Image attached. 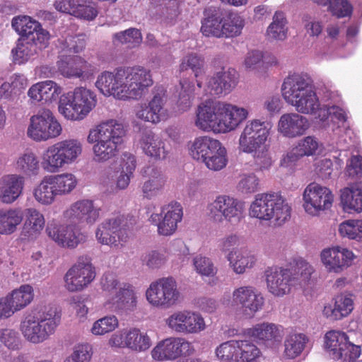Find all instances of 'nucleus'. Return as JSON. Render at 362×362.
Here are the masks:
<instances>
[{
	"label": "nucleus",
	"instance_id": "obj_42",
	"mask_svg": "<svg viewBox=\"0 0 362 362\" xmlns=\"http://www.w3.org/2000/svg\"><path fill=\"white\" fill-rule=\"evenodd\" d=\"M218 139L209 136H199L187 144L188 154L194 160L202 163L211 151Z\"/></svg>",
	"mask_w": 362,
	"mask_h": 362
},
{
	"label": "nucleus",
	"instance_id": "obj_49",
	"mask_svg": "<svg viewBox=\"0 0 362 362\" xmlns=\"http://www.w3.org/2000/svg\"><path fill=\"white\" fill-rule=\"evenodd\" d=\"M228 163V152L220 141H217L211 151L207 155L202 163L214 171H219L225 168Z\"/></svg>",
	"mask_w": 362,
	"mask_h": 362
},
{
	"label": "nucleus",
	"instance_id": "obj_62",
	"mask_svg": "<svg viewBox=\"0 0 362 362\" xmlns=\"http://www.w3.org/2000/svg\"><path fill=\"white\" fill-rule=\"evenodd\" d=\"M142 41L141 32L136 28H129L115 33L113 36L115 45L124 44L129 48L138 47Z\"/></svg>",
	"mask_w": 362,
	"mask_h": 362
},
{
	"label": "nucleus",
	"instance_id": "obj_61",
	"mask_svg": "<svg viewBox=\"0 0 362 362\" xmlns=\"http://www.w3.org/2000/svg\"><path fill=\"white\" fill-rule=\"evenodd\" d=\"M204 59L197 53H189L186 54L181 60L180 64V71L182 72L190 69L198 78L204 73Z\"/></svg>",
	"mask_w": 362,
	"mask_h": 362
},
{
	"label": "nucleus",
	"instance_id": "obj_25",
	"mask_svg": "<svg viewBox=\"0 0 362 362\" xmlns=\"http://www.w3.org/2000/svg\"><path fill=\"white\" fill-rule=\"evenodd\" d=\"M101 208L90 199L78 200L69 206L64 211L65 219L73 223L93 226L99 220Z\"/></svg>",
	"mask_w": 362,
	"mask_h": 362
},
{
	"label": "nucleus",
	"instance_id": "obj_15",
	"mask_svg": "<svg viewBox=\"0 0 362 362\" xmlns=\"http://www.w3.org/2000/svg\"><path fill=\"white\" fill-rule=\"evenodd\" d=\"M108 345L112 348L128 349L135 353L145 352L152 346L148 333L139 328L127 327L111 334Z\"/></svg>",
	"mask_w": 362,
	"mask_h": 362
},
{
	"label": "nucleus",
	"instance_id": "obj_46",
	"mask_svg": "<svg viewBox=\"0 0 362 362\" xmlns=\"http://www.w3.org/2000/svg\"><path fill=\"white\" fill-rule=\"evenodd\" d=\"M197 87L188 78H182L180 81V90L177 100V108L179 112H184L190 109L196 93L197 88H201V82L196 81Z\"/></svg>",
	"mask_w": 362,
	"mask_h": 362
},
{
	"label": "nucleus",
	"instance_id": "obj_21",
	"mask_svg": "<svg viewBox=\"0 0 362 362\" xmlns=\"http://www.w3.org/2000/svg\"><path fill=\"white\" fill-rule=\"evenodd\" d=\"M182 217V205L179 202H171L163 206L160 213L152 214L149 217V221L157 227L159 235L170 236L176 232Z\"/></svg>",
	"mask_w": 362,
	"mask_h": 362
},
{
	"label": "nucleus",
	"instance_id": "obj_54",
	"mask_svg": "<svg viewBox=\"0 0 362 362\" xmlns=\"http://www.w3.org/2000/svg\"><path fill=\"white\" fill-rule=\"evenodd\" d=\"M294 148L301 158L309 157L321 153L323 144L315 136H307L298 140Z\"/></svg>",
	"mask_w": 362,
	"mask_h": 362
},
{
	"label": "nucleus",
	"instance_id": "obj_5",
	"mask_svg": "<svg viewBox=\"0 0 362 362\" xmlns=\"http://www.w3.org/2000/svg\"><path fill=\"white\" fill-rule=\"evenodd\" d=\"M272 127L270 122L253 118L245 123L238 137L239 151L250 154L254 165L259 171L269 170L274 163L270 145L267 144Z\"/></svg>",
	"mask_w": 362,
	"mask_h": 362
},
{
	"label": "nucleus",
	"instance_id": "obj_11",
	"mask_svg": "<svg viewBox=\"0 0 362 362\" xmlns=\"http://www.w3.org/2000/svg\"><path fill=\"white\" fill-rule=\"evenodd\" d=\"M145 297L151 307L165 309L175 306L180 302L181 293L176 280L168 276L152 281L146 290Z\"/></svg>",
	"mask_w": 362,
	"mask_h": 362
},
{
	"label": "nucleus",
	"instance_id": "obj_35",
	"mask_svg": "<svg viewBox=\"0 0 362 362\" xmlns=\"http://www.w3.org/2000/svg\"><path fill=\"white\" fill-rule=\"evenodd\" d=\"M13 167L22 176L36 177L40 174L42 160L34 151L27 150L16 157Z\"/></svg>",
	"mask_w": 362,
	"mask_h": 362
},
{
	"label": "nucleus",
	"instance_id": "obj_31",
	"mask_svg": "<svg viewBox=\"0 0 362 362\" xmlns=\"http://www.w3.org/2000/svg\"><path fill=\"white\" fill-rule=\"evenodd\" d=\"M247 334L267 346L276 348L281 342L284 329L281 326L273 323L263 322L248 329Z\"/></svg>",
	"mask_w": 362,
	"mask_h": 362
},
{
	"label": "nucleus",
	"instance_id": "obj_4",
	"mask_svg": "<svg viewBox=\"0 0 362 362\" xmlns=\"http://www.w3.org/2000/svg\"><path fill=\"white\" fill-rule=\"evenodd\" d=\"M195 114L194 124L198 129L219 134L235 131L250 116L246 107L212 99L200 103Z\"/></svg>",
	"mask_w": 362,
	"mask_h": 362
},
{
	"label": "nucleus",
	"instance_id": "obj_28",
	"mask_svg": "<svg viewBox=\"0 0 362 362\" xmlns=\"http://www.w3.org/2000/svg\"><path fill=\"white\" fill-rule=\"evenodd\" d=\"M233 303L240 305L243 314L252 317L264 305V298L255 288L243 286L235 288L232 293Z\"/></svg>",
	"mask_w": 362,
	"mask_h": 362
},
{
	"label": "nucleus",
	"instance_id": "obj_40",
	"mask_svg": "<svg viewBox=\"0 0 362 362\" xmlns=\"http://www.w3.org/2000/svg\"><path fill=\"white\" fill-rule=\"evenodd\" d=\"M230 267L236 274H243L252 268L256 263V257L242 248H233L226 255Z\"/></svg>",
	"mask_w": 362,
	"mask_h": 362
},
{
	"label": "nucleus",
	"instance_id": "obj_27",
	"mask_svg": "<svg viewBox=\"0 0 362 362\" xmlns=\"http://www.w3.org/2000/svg\"><path fill=\"white\" fill-rule=\"evenodd\" d=\"M194 351L190 342L182 337H169L159 343L151 350L152 358L158 361L175 360L182 355Z\"/></svg>",
	"mask_w": 362,
	"mask_h": 362
},
{
	"label": "nucleus",
	"instance_id": "obj_10",
	"mask_svg": "<svg viewBox=\"0 0 362 362\" xmlns=\"http://www.w3.org/2000/svg\"><path fill=\"white\" fill-rule=\"evenodd\" d=\"M206 211L213 223L235 227L245 217V205L233 196L220 194L207 204Z\"/></svg>",
	"mask_w": 362,
	"mask_h": 362
},
{
	"label": "nucleus",
	"instance_id": "obj_59",
	"mask_svg": "<svg viewBox=\"0 0 362 362\" xmlns=\"http://www.w3.org/2000/svg\"><path fill=\"white\" fill-rule=\"evenodd\" d=\"M142 264L151 270L163 267L168 260V255L163 250H152L144 253L141 257Z\"/></svg>",
	"mask_w": 362,
	"mask_h": 362
},
{
	"label": "nucleus",
	"instance_id": "obj_56",
	"mask_svg": "<svg viewBox=\"0 0 362 362\" xmlns=\"http://www.w3.org/2000/svg\"><path fill=\"white\" fill-rule=\"evenodd\" d=\"M37 49L35 45L21 36L16 47L11 51L14 62L18 64L26 63L37 53Z\"/></svg>",
	"mask_w": 362,
	"mask_h": 362
},
{
	"label": "nucleus",
	"instance_id": "obj_2",
	"mask_svg": "<svg viewBox=\"0 0 362 362\" xmlns=\"http://www.w3.org/2000/svg\"><path fill=\"white\" fill-rule=\"evenodd\" d=\"M56 81L46 80L31 86L28 96L33 103L49 105L58 101L59 113L71 122L84 119L97 105L96 94L86 87H76L64 93Z\"/></svg>",
	"mask_w": 362,
	"mask_h": 362
},
{
	"label": "nucleus",
	"instance_id": "obj_9",
	"mask_svg": "<svg viewBox=\"0 0 362 362\" xmlns=\"http://www.w3.org/2000/svg\"><path fill=\"white\" fill-rule=\"evenodd\" d=\"M291 208L286 199L276 193H262L250 204L249 216L262 221H273L281 225L291 217Z\"/></svg>",
	"mask_w": 362,
	"mask_h": 362
},
{
	"label": "nucleus",
	"instance_id": "obj_45",
	"mask_svg": "<svg viewBox=\"0 0 362 362\" xmlns=\"http://www.w3.org/2000/svg\"><path fill=\"white\" fill-rule=\"evenodd\" d=\"M32 194L35 201L44 206H48L54 204L58 197L48 175L45 176L33 187Z\"/></svg>",
	"mask_w": 362,
	"mask_h": 362
},
{
	"label": "nucleus",
	"instance_id": "obj_51",
	"mask_svg": "<svg viewBox=\"0 0 362 362\" xmlns=\"http://www.w3.org/2000/svg\"><path fill=\"white\" fill-rule=\"evenodd\" d=\"M338 233L342 238L362 243V218L342 221L338 226Z\"/></svg>",
	"mask_w": 362,
	"mask_h": 362
},
{
	"label": "nucleus",
	"instance_id": "obj_3",
	"mask_svg": "<svg viewBox=\"0 0 362 362\" xmlns=\"http://www.w3.org/2000/svg\"><path fill=\"white\" fill-rule=\"evenodd\" d=\"M153 83L151 71L135 66L104 71L98 76L95 86L105 97L129 101L144 98Z\"/></svg>",
	"mask_w": 362,
	"mask_h": 362
},
{
	"label": "nucleus",
	"instance_id": "obj_53",
	"mask_svg": "<svg viewBox=\"0 0 362 362\" xmlns=\"http://www.w3.org/2000/svg\"><path fill=\"white\" fill-rule=\"evenodd\" d=\"M351 336L344 332L338 330H331L325 335V346L329 354L334 358L339 352V349L342 348Z\"/></svg>",
	"mask_w": 362,
	"mask_h": 362
},
{
	"label": "nucleus",
	"instance_id": "obj_57",
	"mask_svg": "<svg viewBox=\"0 0 362 362\" xmlns=\"http://www.w3.org/2000/svg\"><path fill=\"white\" fill-rule=\"evenodd\" d=\"M194 271L202 278L214 277L218 272V268L213 260L202 255H197L192 259Z\"/></svg>",
	"mask_w": 362,
	"mask_h": 362
},
{
	"label": "nucleus",
	"instance_id": "obj_36",
	"mask_svg": "<svg viewBox=\"0 0 362 362\" xmlns=\"http://www.w3.org/2000/svg\"><path fill=\"white\" fill-rule=\"evenodd\" d=\"M139 146L145 155L156 160H164L168 155L163 140L151 131L142 134Z\"/></svg>",
	"mask_w": 362,
	"mask_h": 362
},
{
	"label": "nucleus",
	"instance_id": "obj_19",
	"mask_svg": "<svg viewBox=\"0 0 362 362\" xmlns=\"http://www.w3.org/2000/svg\"><path fill=\"white\" fill-rule=\"evenodd\" d=\"M123 221V216L115 214L99 223L95 232L98 243L111 247H122L127 238L126 232L122 228Z\"/></svg>",
	"mask_w": 362,
	"mask_h": 362
},
{
	"label": "nucleus",
	"instance_id": "obj_37",
	"mask_svg": "<svg viewBox=\"0 0 362 362\" xmlns=\"http://www.w3.org/2000/svg\"><path fill=\"white\" fill-rule=\"evenodd\" d=\"M25 211V220L21 235L28 240H35L39 238L45 228V216L38 209L33 207L28 208Z\"/></svg>",
	"mask_w": 362,
	"mask_h": 362
},
{
	"label": "nucleus",
	"instance_id": "obj_29",
	"mask_svg": "<svg viewBox=\"0 0 362 362\" xmlns=\"http://www.w3.org/2000/svg\"><path fill=\"white\" fill-rule=\"evenodd\" d=\"M118 294L111 296L105 300L104 308L119 315H127L134 313L138 305V296L132 286L127 285L124 289L119 290Z\"/></svg>",
	"mask_w": 362,
	"mask_h": 362
},
{
	"label": "nucleus",
	"instance_id": "obj_13",
	"mask_svg": "<svg viewBox=\"0 0 362 362\" xmlns=\"http://www.w3.org/2000/svg\"><path fill=\"white\" fill-rule=\"evenodd\" d=\"M215 356L220 362H251L259 357L260 351L246 340H229L215 349Z\"/></svg>",
	"mask_w": 362,
	"mask_h": 362
},
{
	"label": "nucleus",
	"instance_id": "obj_39",
	"mask_svg": "<svg viewBox=\"0 0 362 362\" xmlns=\"http://www.w3.org/2000/svg\"><path fill=\"white\" fill-rule=\"evenodd\" d=\"M340 202L346 213H362V187L351 185L341 189Z\"/></svg>",
	"mask_w": 362,
	"mask_h": 362
},
{
	"label": "nucleus",
	"instance_id": "obj_1",
	"mask_svg": "<svg viewBox=\"0 0 362 362\" xmlns=\"http://www.w3.org/2000/svg\"><path fill=\"white\" fill-rule=\"evenodd\" d=\"M281 92L285 102L296 111L284 113L279 117L276 129L282 136L294 139L306 133L310 122L303 115H314L321 127L330 129L339 136L347 129L349 112L340 105L339 94L327 88H323L320 95L326 103L322 104L308 74L290 73L283 81Z\"/></svg>",
	"mask_w": 362,
	"mask_h": 362
},
{
	"label": "nucleus",
	"instance_id": "obj_7",
	"mask_svg": "<svg viewBox=\"0 0 362 362\" xmlns=\"http://www.w3.org/2000/svg\"><path fill=\"white\" fill-rule=\"evenodd\" d=\"M61 320V310L56 306H49L37 314L25 315L20 322L19 328L27 341L39 344L54 334Z\"/></svg>",
	"mask_w": 362,
	"mask_h": 362
},
{
	"label": "nucleus",
	"instance_id": "obj_16",
	"mask_svg": "<svg viewBox=\"0 0 362 362\" xmlns=\"http://www.w3.org/2000/svg\"><path fill=\"white\" fill-rule=\"evenodd\" d=\"M95 276V268L90 261L86 257H80L64 274V287L71 293L82 291L93 282Z\"/></svg>",
	"mask_w": 362,
	"mask_h": 362
},
{
	"label": "nucleus",
	"instance_id": "obj_8",
	"mask_svg": "<svg viewBox=\"0 0 362 362\" xmlns=\"http://www.w3.org/2000/svg\"><path fill=\"white\" fill-rule=\"evenodd\" d=\"M83 146L77 138H67L47 147L41 154L42 168L48 173H57L76 163L82 156Z\"/></svg>",
	"mask_w": 362,
	"mask_h": 362
},
{
	"label": "nucleus",
	"instance_id": "obj_63",
	"mask_svg": "<svg viewBox=\"0 0 362 362\" xmlns=\"http://www.w3.org/2000/svg\"><path fill=\"white\" fill-rule=\"evenodd\" d=\"M361 355V345L355 344L351 338L342 348L339 349V352H337L334 359L341 362H358Z\"/></svg>",
	"mask_w": 362,
	"mask_h": 362
},
{
	"label": "nucleus",
	"instance_id": "obj_47",
	"mask_svg": "<svg viewBox=\"0 0 362 362\" xmlns=\"http://www.w3.org/2000/svg\"><path fill=\"white\" fill-rule=\"evenodd\" d=\"M48 177L59 197L70 194L78 185V179L72 173H57V174L49 175Z\"/></svg>",
	"mask_w": 362,
	"mask_h": 362
},
{
	"label": "nucleus",
	"instance_id": "obj_23",
	"mask_svg": "<svg viewBox=\"0 0 362 362\" xmlns=\"http://www.w3.org/2000/svg\"><path fill=\"white\" fill-rule=\"evenodd\" d=\"M58 72L66 78H78L81 81L90 79L95 68L87 61L78 56H66L62 54L57 62Z\"/></svg>",
	"mask_w": 362,
	"mask_h": 362
},
{
	"label": "nucleus",
	"instance_id": "obj_18",
	"mask_svg": "<svg viewBox=\"0 0 362 362\" xmlns=\"http://www.w3.org/2000/svg\"><path fill=\"white\" fill-rule=\"evenodd\" d=\"M319 257L325 271L337 274L351 267L356 258V255L351 250L339 245L323 248Z\"/></svg>",
	"mask_w": 362,
	"mask_h": 362
},
{
	"label": "nucleus",
	"instance_id": "obj_30",
	"mask_svg": "<svg viewBox=\"0 0 362 362\" xmlns=\"http://www.w3.org/2000/svg\"><path fill=\"white\" fill-rule=\"evenodd\" d=\"M141 175L146 178L141 185V192L144 198L152 199L162 194L167 178L157 167L147 165L142 168Z\"/></svg>",
	"mask_w": 362,
	"mask_h": 362
},
{
	"label": "nucleus",
	"instance_id": "obj_38",
	"mask_svg": "<svg viewBox=\"0 0 362 362\" xmlns=\"http://www.w3.org/2000/svg\"><path fill=\"white\" fill-rule=\"evenodd\" d=\"M354 310V299L349 294L341 293L334 298V305L324 307L323 315L332 320H339L347 317Z\"/></svg>",
	"mask_w": 362,
	"mask_h": 362
},
{
	"label": "nucleus",
	"instance_id": "obj_14",
	"mask_svg": "<svg viewBox=\"0 0 362 362\" xmlns=\"http://www.w3.org/2000/svg\"><path fill=\"white\" fill-rule=\"evenodd\" d=\"M303 201L305 213L315 217L332 207L334 195L329 187L317 182H311L304 189Z\"/></svg>",
	"mask_w": 362,
	"mask_h": 362
},
{
	"label": "nucleus",
	"instance_id": "obj_50",
	"mask_svg": "<svg viewBox=\"0 0 362 362\" xmlns=\"http://www.w3.org/2000/svg\"><path fill=\"white\" fill-rule=\"evenodd\" d=\"M287 21L284 13L276 11L272 19V22L267 29V37L272 40L283 41L287 37L288 28Z\"/></svg>",
	"mask_w": 362,
	"mask_h": 362
},
{
	"label": "nucleus",
	"instance_id": "obj_12",
	"mask_svg": "<svg viewBox=\"0 0 362 362\" xmlns=\"http://www.w3.org/2000/svg\"><path fill=\"white\" fill-rule=\"evenodd\" d=\"M62 132V126L53 112L43 109L30 117L27 134L33 141L40 142L57 138Z\"/></svg>",
	"mask_w": 362,
	"mask_h": 362
},
{
	"label": "nucleus",
	"instance_id": "obj_33",
	"mask_svg": "<svg viewBox=\"0 0 362 362\" xmlns=\"http://www.w3.org/2000/svg\"><path fill=\"white\" fill-rule=\"evenodd\" d=\"M238 83V73L234 69L218 72L207 83L206 94L219 95L229 93Z\"/></svg>",
	"mask_w": 362,
	"mask_h": 362
},
{
	"label": "nucleus",
	"instance_id": "obj_41",
	"mask_svg": "<svg viewBox=\"0 0 362 362\" xmlns=\"http://www.w3.org/2000/svg\"><path fill=\"white\" fill-rule=\"evenodd\" d=\"M23 220V211L21 207L0 209V234L11 235L15 233Z\"/></svg>",
	"mask_w": 362,
	"mask_h": 362
},
{
	"label": "nucleus",
	"instance_id": "obj_64",
	"mask_svg": "<svg viewBox=\"0 0 362 362\" xmlns=\"http://www.w3.org/2000/svg\"><path fill=\"white\" fill-rule=\"evenodd\" d=\"M59 48L61 52H81L86 46V40L83 35L66 36L59 40Z\"/></svg>",
	"mask_w": 362,
	"mask_h": 362
},
{
	"label": "nucleus",
	"instance_id": "obj_55",
	"mask_svg": "<svg viewBox=\"0 0 362 362\" xmlns=\"http://www.w3.org/2000/svg\"><path fill=\"white\" fill-rule=\"evenodd\" d=\"M119 326L118 317L110 314L95 320L92 324L90 332L94 336L101 337L114 332Z\"/></svg>",
	"mask_w": 362,
	"mask_h": 362
},
{
	"label": "nucleus",
	"instance_id": "obj_43",
	"mask_svg": "<svg viewBox=\"0 0 362 362\" xmlns=\"http://www.w3.org/2000/svg\"><path fill=\"white\" fill-rule=\"evenodd\" d=\"M201 32L206 37H223L222 16L214 8H208L204 12Z\"/></svg>",
	"mask_w": 362,
	"mask_h": 362
},
{
	"label": "nucleus",
	"instance_id": "obj_6",
	"mask_svg": "<svg viewBox=\"0 0 362 362\" xmlns=\"http://www.w3.org/2000/svg\"><path fill=\"white\" fill-rule=\"evenodd\" d=\"M126 131L124 125L116 119L101 122L91 128L87 136V142L92 144L93 159L97 163H105L118 153Z\"/></svg>",
	"mask_w": 362,
	"mask_h": 362
},
{
	"label": "nucleus",
	"instance_id": "obj_44",
	"mask_svg": "<svg viewBox=\"0 0 362 362\" xmlns=\"http://www.w3.org/2000/svg\"><path fill=\"white\" fill-rule=\"evenodd\" d=\"M15 313L28 307L35 297L34 289L30 284H23L6 295Z\"/></svg>",
	"mask_w": 362,
	"mask_h": 362
},
{
	"label": "nucleus",
	"instance_id": "obj_58",
	"mask_svg": "<svg viewBox=\"0 0 362 362\" xmlns=\"http://www.w3.org/2000/svg\"><path fill=\"white\" fill-rule=\"evenodd\" d=\"M261 189L260 179L254 173H244L240 175L237 184V189L242 194L250 195Z\"/></svg>",
	"mask_w": 362,
	"mask_h": 362
},
{
	"label": "nucleus",
	"instance_id": "obj_20",
	"mask_svg": "<svg viewBox=\"0 0 362 362\" xmlns=\"http://www.w3.org/2000/svg\"><path fill=\"white\" fill-rule=\"evenodd\" d=\"M12 28L21 37L35 45L38 49L46 47L50 38L49 33L41 24L28 16L14 17L11 22Z\"/></svg>",
	"mask_w": 362,
	"mask_h": 362
},
{
	"label": "nucleus",
	"instance_id": "obj_52",
	"mask_svg": "<svg viewBox=\"0 0 362 362\" xmlns=\"http://www.w3.org/2000/svg\"><path fill=\"white\" fill-rule=\"evenodd\" d=\"M245 19L240 14L232 13L222 17L223 37H233L241 34Z\"/></svg>",
	"mask_w": 362,
	"mask_h": 362
},
{
	"label": "nucleus",
	"instance_id": "obj_22",
	"mask_svg": "<svg viewBox=\"0 0 362 362\" xmlns=\"http://www.w3.org/2000/svg\"><path fill=\"white\" fill-rule=\"evenodd\" d=\"M166 102L165 91L160 88L148 103H139L135 106V116L140 120L154 124L165 121L170 116L169 111L165 107Z\"/></svg>",
	"mask_w": 362,
	"mask_h": 362
},
{
	"label": "nucleus",
	"instance_id": "obj_60",
	"mask_svg": "<svg viewBox=\"0 0 362 362\" xmlns=\"http://www.w3.org/2000/svg\"><path fill=\"white\" fill-rule=\"evenodd\" d=\"M127 285L119 281L116 275L113 273H105L100 279V286L105 293V300L119 293V290L124 289Z\"/></svg>",
	"mask_w": 362,
	"mask_h": 362
},
{
	"label": "nucleus",
	"instance_id": "obj_26",
	"mask_svg": "<svg viewBox=\"0 0 362 362\" xmlns=\"http://www.w3.org/2000/svg\"><path fill=\"white\" fill-rule=\"evenodd\" d=\"M268 291L276 297L289 293L292 288L297 286V278L293 272L281 267H272L265 271Z\"/></svg>",
	"mask_w": 362,
	"mask_h": 362
},
{
	"label": "nucleus",
	"instance_id": "obj_17",
	"mask_svg": "<svg viewBox=\"0 0 362 362\" xmlns=\"http://www.w3.org/2000/svg\"><path fill=\"white\" fill-rule=\"evenodd\" d=\"M165 324L172 332L182 334H196L206 329L202 315L187 309L172 313L165 319Z\"/></svg>",
	"mask_w": 362,
	"mask_h": 362
},
{
	"label": "nucleus",
	"instance_id": "obj_48",
	"mask_svg": "<svg viewBox=\"0 0 362 362\" xmlns=\"http://www.w3.org/2000/svg\"><path fill=\"white\" fill-rule=\"evenodd\" d=\"M308 341V337L303 333L293 332L288 334L284 342V357L288 359L297 358L303 351Z\"/></svg>",
	"mask_w": 362,
	"mask_h": 362
},
{
	"label": "nucleus",
	"instance_id": "obj_24",
	"mask_svg": "<svg viewBox=\"0 0 362 362\" xmlns=\"http://www.w3.org/2000/svg\"><path fill=\"white\" fill-rule=\"evenodd\" d=\"M46 232L59 246L64 248H76L79 244L86 240V235L75 223L59 225L49 223L46 228Z\"/></svg>",
	"mask_w": 362,
	"mask_h": 362
},
{
	"label": "nucleus",
	"instance_id": "obj_32",
	"mask_svg": "<svg viewBox=\"0 0 362 362\" xmlns=\"http://www.w3.org/2000/svg\"><path fill=\"white\" fill-rule=\"evenodd\" d=\"M25 186L24 177L17 174H8L0 178V202L11 204L23 194Z\"/></svg>",
	"mask_w": 362,
	"mask_h": 362
},
{
	"label": "nucleus",
	"instance_id": "obj_34",
	"mask_svg": "<svg viewBox=\"0 0 362 362\" xmlns=\"http://www.w3.org/2000/svg\"><path fill=\"white\" fill-rule=\"evenodd\" d=\"M136 167V157L130 153H123L119 165L114 170L115 175V188L117 190H124L129 187Z\"/></svg>",
	"mask_w": 362,
	"mask_h": 362
}]
</instances>
